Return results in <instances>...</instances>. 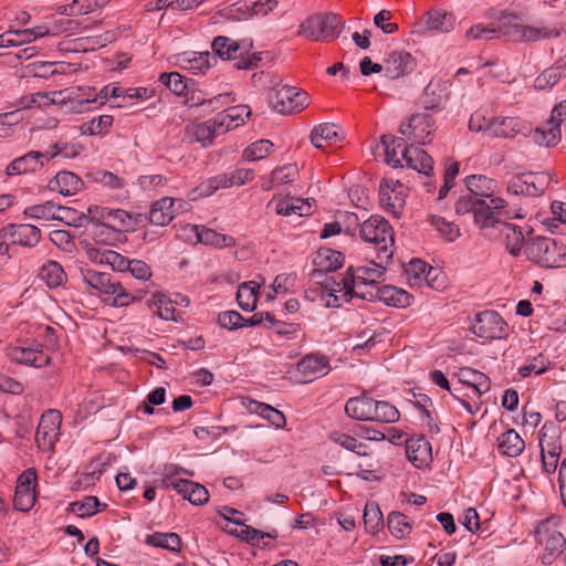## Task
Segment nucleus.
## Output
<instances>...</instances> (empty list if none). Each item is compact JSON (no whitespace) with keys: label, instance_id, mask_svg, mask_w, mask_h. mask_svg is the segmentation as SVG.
Returning a JSON list of instances; mask_svg holds the SVG:
<instances>
[{"label":"nucleus","instance_id":"26","mask_svg":"<svg viewBox=\"0 0 566 566\" xmlns=\"http://www.w3.org/2000/svg\"><path fill=\"white\" fill-rule=\"evenodd\" d=\"M343 263V253L332 249L319 250L314 259V264L317 269L313 271L312 276L313 279L318 280L325 273L335 272L337 269L342 268Z\"/></svg>","mask_w":566,"mask_h":566},{"label":"nucleus","instance_id":"11","mask_svg":"<svg viewBox=\"0 0 566 566\" xmlns=\"http://www.w3.org/2000/svg\"><path fill=\"white\" fill-rule=\"evenodd\" d=\"M471 331L483 339H501L506 336L507 324L495 311H484L476 315Z\"/></svg>","mask_w":566,"mask_h":566},{"label":"nucleus","instance_id":"23","mask_svg":"<svg viewBox=\"0 0 566 566\" xmlns=\"http://www.w3.org/2000/svg\"><path fill=\"white\" fill-rule=\"evenodd\" d=\"M406 454L408 460L416 468L426 467L432 461L431 444L424 436L411 437L407 439Z\"/></svg>","mask_w":566,"mask_h":566},{"label":"nucleus","instance_id":"10","mask_svg":"<svg viewBox=\"0 0 566 566\" xmlns=\"http://www.w3.org/2000/svg\"><path fill=\"white\" fill-rule=\"evenodd\" d=\"M566 118V101L556 105L551 114V118L546 123V127L536 128L533 132V140L538 146L554 147L562 138L560 125Z\"/></svg>","mask_w":566,"mask_h":566},{"label":"nucleus","instance_id":"25","mask_svg":"<svg viewBox=\"0 0 566 566\" xmlns=\"http://www.w3.org/2000/svg\"><path fill=\"white\" fill-rule=\"evenodd\" d=\"M365 296L369 301L378 300L389 306L406 307L410 305L411 296L408 292L401 289H397L392 285H384L379 291L373 293H366Z\"/></svg>","mask_w":566,"mask_h":566},{"label":"nucleus","instance_id":"56","mask_svg":"<svg viewBox=\"0 0 566 566\" xmlns=\"http://www.w3.org/2000/svg\"><path fill=\"white\" fill-rule=\"evenodd\" d=\"M382 523V513L377 503L370 502L365 505L364 524L369 533H376Z\"/></svg>","mask_w":566,"mask_h":566},{"label":"nucleus","instance_id":"44","mask_svg":"<svg viewBox=\"0 0 566 566\" xmlns=\"http://www.w3.org/2000/svg\"><path fill=\"white\" fill-rule=\"evenodd\" d=\"M120 88L117 86H104L98 95H95L93 98L90 96L86 98L78 99L72 104V109L76 113H82L90 109V105L92 103H96L97 98L101 99L99 104H104L109 97H118L120 96Z\"/></svg>","mask_w":566,"mask_h":566},{"label":"nucleus","instance_id":"54","mask_svg":"<svg viewBox=\"0 0 566 566\" xmlns=\"http://www.w3.org/2000/svg\"><path fill=\"white\" fill-rule=\"evenodd\" d=\"M429 268L431 266L419 259L411 260L405 270L409 284L421 286L422 279H426L424 275Z\"/></svg>","mask_w":566,"mask_h":566},{"label":"nucleus","instance_id":"15","mask_svg":"<svg viewBox=\"0 0 566 566\" xmlns=\"http://www.w3.org/2000/svg\"><path fill=\"white\" fill-rule=\"evenodd\" d=\"M38 474L34 468L24 470L18 478L13 496V506L21 512H29L35 503V490Z\"/></svg>","mask_w":566,"mask_h":566},{"label":"nucleus","instance_id":"32","mask_svg":"<svg viewBox=\"0 0 566 566\" xmlns=\"http://www.w3.org/2000/svg\"><path fill=\"white\" fill-rule=\"evenodd\" d=\"M85 234L96 244L114 245L119 241L122 230H114L106 223L84 224Z\"/></svg>","mask_w":566,"mask_h":566},{"label":"nucleus","instance_id":"35","mask_svg":"<svg viewBox=\"0 0 566 566\" xmlns=\"http://www.w3.org/2000/svg\"><path fill=\"white\" fill-rule=\"evenodd\" d=\"M311 203L308 199L285 197L277 200L275 211L281 216L297 214L300 217L311 213Z\"/></svg>","mask_w":566,"mask_h":566},{"label":"nucleus","instance_id":"3","mask_svg":"<svg viewBox=\"0 0 566 566\" xmlns=\"http://www.w3.org/2000/svg\"><path fill=\"white\" fill-rule=\"evenodd\" d=\"M531 261L549 269L566 266V245L555 239L537 237L525 249Z\"/></svg>","mask_w":566,"mask_h":566},{"label":"nucleus","instance_id":"63","mask_svg":"<svg viewBox=\"0 0 566 566\" xmlns=\"http://www.w3.org/2000/svg\"><path fill=\"white\" fill-rule=\"evenodd\" d=\"M130 220L132 216L127 211L123 209H109L106 224L114 230H122V228H128Z\"/></svg>","mask_w":566,"mask_h":566},{"label":"nucleus","instance_id":"16","mask_svg":"<svg viewBox=\"0 0 566 566\" xmlns=\"http://www.w3.org/2000/svg\"><path fill=\"white\" fill-rule=\"evenodd\" d=\"M455 17L441 9H431L416 24L412 33L424 35L427 32L448 33L454 29Z\"/></svg>","mask_w":566,"mask_h":566},{"label":"nucleus","instance_id":"5","mask_svg":"<svg viewBox=\"0 0 566 566\" xmlns=\"http://www.w3.org/2000/svg\"><path fill=\"white\" fill-rule=\"evenodd\" d=\"M340 27L343 21L337 14H313L301 23L300 33L316 42H329L338 38Z\"/></svg>","mask_w":566,"mask_h":566},{"label":"nucleus","instance_id":"40","mask_svg":"<svg viewBox=\"0 0 566 566\" xmlns=\"http://www.w3.org/2000/svg\"><path fill=\"white\" fill-rule=\"evenodd\" d=\"M499 449L507 457H517L525 449V442L514 429H510L499 438Z\"/></svg>","mask_w":566,"mask_h":566},{"label":"nucleus","instance_id":"1","mask_svg":"<svg viewBox=\"0 0 566 566\" xmlns=\"http://www.w3.org/2000/svg\"><path fill=\"white\" fill-rule=\"evenodd\" d=\"M467 193L461 195L455 202L454 210L459 216L473 213L474 222L484 229L495 226L502 218H524L520 211L507 209L506 201L494 197L496 182L482 175H472L465 178Z\"/></svg>","mask_w":566,"mask_h":566},{"label":"nucleus","instance_id":"47","mask_svg":"<svg viewBox=\"0 0 566 566\" xmlns=\"http://www.w3.org/2000/svg\"><path fill=\"white\" fill-rule=\"evenodd\" d=\"M146 544L155 547L165 548L171 552H179L181 548V538L176 533L156 532L146 537Z\"/></svg>","mask_w":566,"mask_h":566},{"label":"nucleus","instance_id":"49","mask_svg":"<svg viewBox=\"0 0 566 566\" xmlns=\"http://www.w3.org/2000/svg\"><path fill=\"white\" fill-rule=\"evenodd\" d=\"M113 124V116L111 115H101L98 117H94L90 122L83 123L78 129L82 135H102L108 132Z\"/></svg>","mask_w":566,"mask_h":566},{"label":"nucleus","instance_id":"64","mask_svg":"<svg viewBox=\"0 0 566 566\" xmlns=\"http://www.w3.org/2000/svg\"><path fill=\"white\" fill-rule=\"evenodd\" d=\"M153 303L157 306V314L160 318L166 321H175L176 308L165 295L154 294Z\"/></svg>","mask_w":566,"mask_h":566},{"label":"nucleus","instance_id":"4","mask_svg":"<svg viewBox=\"0 0 566 566\" xmlns=\"http://www.w3.org/2000/svg\"><path fill=\"white\" fill-rule=\"evenodd\" d=\"M558 518L549 516L537 523L534 536L537 543L544 545V553L541 560L544 565H551L564 552L566 539L557 530Z\"/></svg>","mask_w":566,"mask_h":566},{"label":"nucleus","instance_id":"17","mask_svg":"<svg viewBox=\"0 0 566 566\" xmlns=\"http://www.w3.org/2000/svg\"><path fill=\"white\" fill-rule=\"evenodd\" d=\"M52 151L48 155L41 153V151H30L17 159H14L8 167H7V175L8 176H15L21 174H28V172H35L40 168L43 167V158L50 159L55 157L57 154L62 151V148L59 144H54L51 146Z\"/></svg>","mask_w":566,"mask_h":566},{"label":"nucleus","instance_id":"37","mask_svg":"<svg viewBox=\"0 0 566 566\" xmlns=\"http://www.w3.org/2000/svg\"><path fill=\"white\" fill-rule=\"evenodd\" d=\"M339 132L335 124L324 123L315 126L311 133V142L314 147L324 149L326 145L338 142Z\"/></svg>","mask_w":566,"mask_h":566},{"label":"nucleus","instance_id":"8","mask_svg":"<svg viewBox=\"0 0 566 566\" xmlns=\"http://www.w3.org/2000/svg\"><path fill=\"white\" fill-rule=\"evenodd\" d=\"M434 120L427 113H416L402 122L399 127V134L412 144H426L433 132Z\"/></svg>","mask_w":566,"mask_h":566},{"label":"nucleus","instance_id":"45","mask_svg":"<svg viewBox=\"0 0 566 566\" xmlns=\"http://www.w3.org/2000/svg\"><path fill=\"white\" fill-rule=\"evenodd\" d=\"M188 132L195 137V139L201 143L203 146L212 143L213 138L219 136L217 133L216 123L209 119L203 123H192L188 126Z\"/></svg>","mask_w":566,"mask_h":566},{"label":"nucleus","instance_id":"30","mask_svg":"<svg viewBox=\"0 0 566 566\" xmlns=\"http://www.w3.org/2000/svg\"><path fill=\"white\" fill-rule=\"evenodd\" d=\"M403 137H396L394 135H382L380 137V144L384 147L385 161L392 167H403L402 164V150L403 147H408L405 144Z\"/></svg>","mask_w":566,"mask_h":566},{"label":"nucleus","instance_id":"12","mask_svg":"<svg viewBox=\"0 0 566 566\" xmlns=\"http://www.w3.org/2000/svg\"><path fill=\"white\" fill-rule=\"evenodd\" d=\"M61 422L62 415L57 410L50 409L41 416L35 432V442L39 449L53 450L60 434Z\"/></svg>","mask_w":566,"mask_h":566},{"label":"nucleus","instance_id":"42","mask_svg":"<svg viewBox=\"0 0 566 566\" xmlns=\"http://www.w3.org/2000/svg\"><path fill=\"white\" fill-rule=\"evenodd\" d=\"M259 285L253 282L242 283L237 292L239 306L247 312H252L256 307Z\"/></svg>","mask_w":566,"mask_h":566},{"label":"nucleus","instance_id":"43","mask_svg":"<svg viewBox=\"0 0 566 566\" xmlns=\"http://www.w3.org/2000/svg\"><path fill=\"white\" fill-rule=\"evenodd\" d=\"M196 231L197 239L200 243L216 248L231 247L234 244V239L232 237L221 234L212 229L196 227Z\"/></svg>","mask_w":566,"mask_h":566},{"label":"nucleus","instance_id":"9","mask_svg":"<svg viewBox=\"0 0 566 566\" xmlns=\"http://www.w3.org/2000/svg\"><path fill=\"white\" fill-rule=\"evenodd\" d=\"M500 32L505 40L516 43L531 42L551 36L557 38L560 34L557 29L535 28L516 21L503 22Z\"/></svg>","mask_w":566,"mask_h":566},{"label":"nucleus","instance_id":"19","mask_svg":"<svg viewBox=\"0 0 566 566\" xmlns=\"http://www.w3.org/2000/svg\"><path fill=\"white\" fill-rule=\"evenodd\" d=\"M87 259L97 264H107L114 271L126 272L129 269L130 260L126 256L108 249L93 247L86 240L83 241Z\"/></svg>","mask_w":566,"mask_h":566},{"label":"nucleus","instance_id":"57","mask_svg":"<svg viewBox=\"0 0 566 566\" xmlns=\"http://www.w3.org/2000/svg\"><path fill=\"white\" fill-rule=\"evenodd\" d=\"M161 484L165 489L171 488V489L176 490L179 494L182 495V497L185 500L192 501L191 500L192 491H190L191 486H189L187 484H198V483L193 482L191 480L176 479V478H174V475L167 474L163 478Z\"/></svg>","mask_w":566,"mask_h":566},{"label":"nucleus","instance_id":"39","mask_svg":"<svg viewBox=\"0 0 566 566\" xmlns=\"http://www.w3.org/2000/svg\"><path fill=\"white\" fill-rule=\"evenodd\" d=\"M60 211H64V208L55 205L53 201H46L41 205H34L27 207L23 211V214L39 220H62V217L59 214Z\"/></svg>","mask_w":566,"mask_h":566},{"label":"nucleus","instance_id":"31","mask_svg":"<svg viewBox=\"0 0 566 566\" xmlns=\"http://www.w3.org/2000/svg\"><path fill=\"white\" fill-rule=\"evenodd\" d=\"M374 398L361 395L349 398L345 405L346 415L358 421H371Z\"/></svg>","mask_w":566,"mask_h":566},{"label":"nucleus","instance_id":"38","mask_svg":"<svg viewBox=\"0 0 566 566\" xmlns=\"http://www.w3.org/2000/svg\"><path fill=\"white\" fill-rule=\"evenodd\" d=\"M328 439L335 444L356 453L359 457L369 455L368 446L358 441L357 437L335 430L329 432Z\"/></svg>","mask_w":566,"mask_h":566},{"label":"nucleus","instance_id":"18","mask_svg":"<svg viewBox=\"0 0 566 566\" xmlns=\"http://www.w3.org/2000/svg\"><path fill=\"white\" fill-rule=\"evenodd\" d=\"M0 239L10 240L11 244H19L22 247H35L40 239V229L33 224H8L0 229Z\"/></svg>","mask_w":566,"mask_h":566},{"label":"nucleus","instance_id":"29","mask_svg":"<svg viewBox=\"0 0 566 566\" xmlns=\"http://www.w3.org/2000/svg\"><path fill=\"white\" fill-rule=\"evenodd\" d=\"M526 126L516 117L493 119L486 130L495 137L512 138L517 134H525Z\"/></svg>","mask_w":566,"mask_h":566},{"label":"nucleus","instance_id":"2","mask_svg":"<svg viewBox=\"0 0 566 566\" xmlns=\"http://www.w3.org/2000/svg\"><path fill=\"white\" fill-rule=\"evenodd\" d=\"M359 235L365 242L377 247V258L389 263L394 251V231L390 223L382 217L373 216L359 226Z\"/></svg>","mask_w":566,"mask_h":566},{"label":"nucleus","instance_id":"46","mask_svg":"<svg viewBox=\"0 0 566 566\" xmlns=\"http://www.w3.org/2000/svg\"><path fill=\"white\" fill-rule=\"evenodd\" d=\"M400 418L398 409L388 401H378L374 399L371 421L382 423H394Z\"/></svg>","mask_w":566,"mask_h":566},{"label":"nucleus","instance_id":"41","mask_svg":"<svg viewBox=\"0 0 566 566\" xmlns=\"http://www.w3.org/2000/svg\"><path fill=\"white\" fill-rule=\"evenodd\" d=\"M39 277L50 287L54 289L62 285L66 280V274L56 261H48L42 265Z\"/></svg>","mask_w":566,"mask_h":566},{"label":"nucleus","instance_id":"34","mask_svg":"<svg viewBox=\"0 0 566 566\" xmlns=\"http://www.w3.org/2000/svg\"><path fill=\"white\" fill-rule=\"evenodd\" d=\"M460 382L472 387L479 396L490 390L489 377L470 367L461 368L458 373Z\"/></svg>","mask_w":566,"mask_h":566},{"label":"nucleus","instance_id":"27","mask_svg":"<svg viewBox=\"0 0 566 566\" xmlns=\"http://www.w3.org/2000/svg\"><path fill=\"white\" fill-rule=\"evenodd\" d=\"M402 159L407 167L427 176L433 168V160L431 156L413 144L408 147H403Z\"/></svg>","mask_w":566,"mask_h":566},{"label":"nucleus","instance_id":"22","mask_svg":"<svg viewBox=\"0 0 566 566\" xmlns=\"http://www.w3.org/2000/svg\"><path fill=\"white\" fill-rule=\"evenodd\" d=\"M297 371L303 376L301 382H310L318 376L326 375L331 367L327 357L319 354H308L296 365Z\"/></svg>","mask_w":566,"mask_h":566},{"label":"nucleus","instance_id":"36","mask_svg":"<svg viewBox=\"0 0 566 566\" xmlns=\"http://www.w3.org/2000/svg\"><path fill=\"white\" fill-rule=\"evenodd\" d=\"M175 200L171 198H161L156 201L149 212V221L155 226H166L174 219Z\"/></svg>","mask_w":566,"mask_h":566},{"label":"nucleus","instance_id":"51","mask_svg":"<svg viewBox=\"0 0 566 566\" xmlns=\"http://www.w3.org/2000/svg\"><path fill=\"white\" fill-rule=\"evenodd\" d=\"M387 525L390 533L397 538H403L411 531V525L407 521V517L399 512L388 514Z\"/></svg>","mask_w":566,"mask_h":566},{"label":"nucleus","instance_id":"14","mask_svg":"<svg viewBox=\"0 0 566 566\" xmlns=\"http://www.w3.org/2000/svg\"><path fill=\"white\" fill-rule=\"evenodd\" d=\"M548 176L543 172H528L514 177L507 191L515 196L538 197L545 192Z\"/></svg>","mask_w":566,"mask_h":566},{"label":"nucleus","instance_id":"59","mask_svg":"<svg viewBox=\"0 0 566 566\" xmlns=\"http://www.w3.org/2000/svg\"><path fill=\"white\" fill-rule=\"evenodd\" d=\"M431 224L449 242L454 241L460 235L458 226L447 221L444 218L432 216Z\"/></svg>","mask_w":566,"mask_h":566},{"label":"nucleus","instance_id":"53","mask_svg":"<svg viewBox=\"0 0 566 566\" xmlns=\"http://www.w3.org/2000/svg\"><path fill=\"white\" fill-rule=\"evenodd\" d=\"M551 366L549 359L544 354H538L533 358L528 359L527 364L518 368L521 377L526 378L532 373L536 375L544 374Z\"/></svg>","mask_w":566,"mask_h":566},{"label":"nucleus","instance_id":"62","mask_svg":"<svg viewBox=\"0 0 566 566\" xmlns=\"http://www.w3.org/2000/svg\"><path fill=\"white\" fill-rule=\"evenodd\" d=\"M254 177V171L248 168H238L232 172L222 174V178L224 182H227V188L233 186H242L248 181L252 180Z\"/></svg>","mask_w":566,"mask_h":566},{"label":"nucleus","instance_id":"48","mask_svg":"<svg viewBox=\"0 0 566 566\" xmlns=\"http://www.w3.org/2000/svg\"><path fill=\"white\" fill-rule=\"evenodd\" d=\"M250 409L259 413L261 417L268 419L276 428H283L286 423V419L283 412L274 409L270 405L258 401H251Z\"/></svg>","mask_w":566,"mask_h":566},{"label":"nucleus","instance_id":"55","mask_svg":"<svg viewBox=\"0 0 566 566\" xmlns=\"http://www.w3.org/2000/svg\"><path fill=\"white\" fill-rule=\"evenodd\" d=\"M241 527L238 536L245 542H248L251 545L256 546H266L268 543L264 542V538H274L276 535L271 533H263L261 531H258L253 528L252 526L245 525L242 523V525H239Z\"/></svg>","mask_w":566,"mask_h":566},{"label":"nucleus","instance_id":"13","mask_svg":"<svg viewBox=\"0 0 566 566\" xmlns=\"http://www.w3.org/2000/svg\"><path fill=\"white\" fill-rule=\"evenodd\" d=\"M387 264L388 263L381 262V260H379L378 263L371 261L369 265L358 266L357 269L350 266L345 273L343 286L348 287L347 284H352L358 287H368L370 284L378 285L381 281H384V274Z\"/></svg>","mask_w":566,"mask_h":566},{"label":"nucleus","instance_id":"52","mask_svg":"<svg viewBox=\"0 0 566 566\" xmlns=\"http://www.w3.org/2000/svg\"><path fill=\"white\" fill-rule=\"evenodd\" d=\"M273 144L268 139H260L249 145L243 150V158L249 161H256L271 154Z\"/></svg>","mask_w":566,"mask_h":566},{"label":"nucleus","instance_id":"33","mask_svg":"<svg viewBox=\"0 0 566 566\" xmlns=\"http://www.w3.org/2000/svg\"><path fill=\"white\" fill-rule=\"evenodd\" d=\"M82 180L73 172L61 171L50 181V188L63 196H73L82 187Z\"/></svg>","mask_w":566,"mask_h":566},{"label":"nucleus","instance_id":"58","mask_svg":"<svg viewBox=\"0 0 566 566\" xmlns=\"http://www.w3.org/2000/svg\"><path fill=\"white\" fill-rule=\"evenodd\" d=\"M99 501L96 496H86L83 501H76L70 504V511L80 517H88L97 512Z\"/></svg>","mask_w":566,"mask_h":566},{"label":"nucleus","instance_id":"21","mask_svg":"<svg viewBox=\"0 0 566 566\" xmlns=\"http://www.w3.org/2000/svg\"><path fill=\"white\" fill-rule=\"evenodd\" d=\"M8 356L11 360L33 366L36 368L48 366L51 361L50 356L43 352L42 345L36 344L33 347L15 346L8 349Z\"/></svg>","mask_w":566,"mask_h":566},{"label":"nucleus","instance_id":"60","mask_svg":"<svg viewBox=\"0 0 566 566\" xmlns=\"http://www.w3.org/2000/svg\"><path fill=\"white\" fill-rule=\"evenodd\" d=\"M159 82L176 95H182L187 88L185 77L178 72L161 73Z\"/></svg>","mask_w":566,"mask_h":566},{"label":"nucleus","instance_id":"50","mask_svg":"<svg viewBox=\"0 0 566 566\" xmlns=\"http://www.w3.org/2000/svg\"><path fill=\"white\" fill-rule=\"evenodd\" d=\"M212 50L214 53L223 60H234L239 57L238 46L234 43V40H231L228 36H216L212 41Z\"/></svg>","mask_w":566,"mask_h":566},{"label":"nucleus","instance_id":"24","mask_svg":"<svg viewBox=\"0 0 566 566\" xmlns=\"http://www.w3.org/2000/svg\"><path fill=\"white\" fill-rule=\"evenodd\" d=\"M415 59L408 52L395 51L384 62L385 75L389 80H397L415 69Z\"/></svg>","mask_w":566,"mask_h":566},{"label":"nucleus","instance_id":"7","mask_svg":"<svg viewBox=\"0 0 566 566\" xmlns=\"http://www.w3.org/2000/svg\"><path fill=\"white\" fill-rule=\"evenodd\" d=\"M270 98L273 108L281 114L301 112L308 104L307 93L290 85L274 90Z\"/></svg>","mask_w":566,"mask_h":566},{"label":"nucleus","instance_id":"20","mask_svg":"<svg viewBox=\"0 0 566 566\" xmlns=\"http://www.w3.org/2000/svg\"><path fill=\"white\" fill-rule=\"evenodd\" d=\"M379 201L382 208L399 213L405 205L403 185L399 180L384 178L379 186Z\"/></svg>","mask_w":566,"mask_h":566},{"label":"nucleus","instance_id":"28","mask_svg":"<svg viewBox=\"0 0 566 566\" xmlns=\"http://www.w3.org/2000/svg\"><path fill=\"white\" fill-rule=\"evenodd\" d=\"M513 218H502L501 221L495 222V226L492 228H497L499 231L503 234L505 244L511 254L517 255L524 245V234L521 227H517L513 223L507 222Z\"/></svg>","mask_w":566,"mask_h":566},{"label":"nucleus","instance_id":"6","mask_svg":"<svg viewBox=\"0 0 566 566\" xmlns=\"http://www.w3.org/2000/svg\"><path fill=\"white\" fill-rule=\"evenodd\" d=\"M85 281L95 290L114 296L115 306H126L138 298L128 293L119 282L114 281L108 273L87 270L84 275Z\"/></svg>","mask_w":566,"mask_h":566},{"label":"nucleus","instance_id":"61","mask_svg":"<svg viewBox=\"0 0 566 566\" xmlns=\"http://www.w3.org/2000/svg\"><path fill=\"white\" fill-rule=\"evenodd\" d=\"M298 177V168L296 165L289 164L279 167L272 171V182L275 185H287Z\"/></svg>","mask_w":566,"mask_h":566}]
</instances>
